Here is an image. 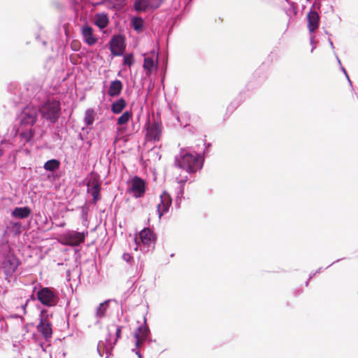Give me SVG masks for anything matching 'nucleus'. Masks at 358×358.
I'll return each mask as SVG.
<instances>
[{"label":"nucleus","instance_id":"obj_29","mask_svg":"<svg viewBox=\"0 0 358 358\" xmlns=\"http://www.w3.org/2000/svg\"><path fill=\"white\" fill-rule=\"evenodd\" d=\"M11 231L15 235L22 233V224L18 222H10Z\"/></svg>","mask_w":358,"mask_h":358},{"label":"nucleus","instance_id":"obj_21","mask_svg":"<svg viewBox=\"0 0 358 358\" xmlns=\"http://www.w3.org/2000/svg\"><path fill=\"white\" fill-rule=\"evenodd\" d=\"M109 300H106L104 302L101 303L96 308L95 312V317L96 318V324H98L99 320L105 316L109 306Z\"/></svg>","mask_w":358,"mask_h":358},{"label":"nucleus","instance_id":"obj_11","mask_svg":"<svg viewBox=\"0 0 358 358\" xmlns=\"http://www.w3.org/2000/svg\"><path fill=\"white\" fill-rule=\"evenodd\" d=\"M130 189L135 197H141L145 192V181L138 176H134L131 181Z\"/></svg>","mask_w":358,"mask_h":358},{"label":"nucleus","instance_id":"obj_10","mask_svg":"<svg viewBox=\"0 0 358 358\" xmlns=\"http://www.w3.org/2000/svg\"><path fill=\"white\" fill-rule=\"evenodd\" d=\"M172 203V199L171 195L164 191L160 195V203L157 204V210L159 218L161 217L169 212L171 205Z\"/></svg>","mask_w":358,"mask_h":358},{"label":"nucleus","instance_id":"obj_23","mask_svg":"<svg viewBox=\"0 0 358 358\" xmlns=\"http://www.w3.org/2000/svg\"><path fill=\"white\" fill-rule=\"evenodd\" d=\"M127 106V102L123 98H120L111 104V111L115 114H120Z\"/></svg>","mask_w":358,"mask_h":358},{"label":"nucleus","instance_id":"obj_7","mask_svg":"<svg viewBox=\"0 0 358 358\" xmlns=\"http://www.w3.org/2000/svg\"><path fill=\"white\" fill-rule=\"evenodd\" d=\"M87 232H78L76 231H69L64 236V244L71 246H77L84 242Z\"/></svg>","mask_w":358,"mask_h":358},{"label":"nucleus","instance_id":"obj_30","mask_svg":"<svg viewBox=\"0 0 358 358\" xmlns=\"http://www.w3.org/2000/svg\"><path fill=\"white\" fill-rule=\"evenodd\" d=\"M183 192H184L183 187L180 186L179 187L178 191L177 192L176 199L182 200V199L183 198V193H184Z\"/></svg>","mask_w":358,"mask_h":358},{"label":"nucleus","instance_id":"obj_14","mask_svg":"<svg viewBox=\"0 0 358 358\" xmlns=\"http://www.w3.org/2000/svg\"><path fill=\"white\" fill-rule=\"evenodd\" d=\"M308 28L310 33L314 32L319 27L320 17L315 10H310L307 15Z\"/></svg>","mask_w":358,"mask_h":358},{"label":"nucleus","instance_id":"obj_38","mask_svg":"<svg viewBox=\"0 0 358 358\" xmlns=\"http://www.w3.org/2000/svg\"><path fill=\"white\" fill-rule=\"evenodd\" d=\"M78 138L80 139L81 141H83V136L82 134H78Z\"/></svg>","mask_w":358,"mask_h":358},{"label":"nucleus","instance_id":"obj_2","mask_svg":"<svg viewBox=\"0 0 358 358\" xmlns=\"http://www.w3.org/2000/svg\"><path fill=\"white\" fill-rule=\"evenodd\" d=\"M203 164V159L201 155L185 149L181 150L175 157V165L188 173H194L201 169Z\"/></svg>","mask_w":358,"mask_h":358},{"label":"nucleus","instance_id":"obj_25","mask_svg":"<svg viewBox=\"0 0 358 358\" xmlns=\"http://www.w3.org/2000/svg\"><path fill=\"white\" fill-rule=\"evenodd\" d=\"M131 24L135 31L141 32L144 27V20L141 17H134L131 20Z\"/></svg>","mask_w":358,"mask_h":358},{"label":"nucleus","instance_id":"obj_19","mask_svg":"<svg viewBox=\"0 0 358 358\" xmlns=\"http://www.w3.org/2000/svg\"><path fill=\"white\" fill-rule=\"evenodd\" d=\"M112 327H114L115 329V339L113 343H111L110 334H109L108 338H106V351H108V349L111 350L113 348V346L116 344L118 339L121 338L122 330L123 329L122 326H117L115 324H112L108 328V331H110V328Z\"/></svg>","mask_w":358,"mask_h":358},{"label":"nucleus","instance_id":"obj_36","mask_svg":"<svg viewBox=\"0 0 358 358\" xmlns=\"http://www.w3.org/2000/svg\"><path fill=\"white\" fill-rule=\"evenodd\" d=\"M132 351L138 355V358H143L141 354L137 349H132Z\"/></svg>","mask_w":358,"mask_h":358},{"label":"nucleus","instance_id":"obj_6","mask_svg":"<svg viewBox=\"0 0 358 358\" xmlns=\"http://www.w3.org/2000/svg\"><path fill=\"white\" fill-rule=\"evenodd\" d=\"M163 0H134V9L138 13L158 8Z\"/></svg>","mask_w":358,"mask_h":358},{"label":"nucleus","instance_id":"obj_16","mask_svg":"<svg viewBox=\"0 0 358 358\" xmlns=\"http://www.w3.org/2000/svg\"><path fill=\"white\" fill-rule=\"evenodd\" d=\"M87 192L90 194L93 198V202L96 203L100 199L101 185L96 181H90L87 182Z\"/></svg>","mask_w":358,"mask_h":358},{"label":"nucleus","instance_id":"obj_17","mask_svg":"<svg viewBox=\"0 0 358 358\" xmlns=\"http://www.w3.org/2000/svg\"><path fill=\"white\" fill-rule=\"evenodd\" d=\"M123 88V84L120 80L112 81L109 85L107 94L111 97L117 96L120 94Z\"/></svg>","mask_w":358,"mask_h":358},{"label":"nucleus","instance_id":"obj_28","mask_svg":"<svg viewBox=\"0 0 358 358\" xmlns=\"http://www.w3.org/2000/svg\"><path fill=\"white\" fill-rule=\"evenodd\" d=\"M94 120V111L92 109H87L85 113V122L87 126L92 125Z\"/></svg>","mask_w":358,"mask_h":358},{"label":"nucleus","instance_id":"obj_22","mask_svg":"<svg viewBox=\"0 0 358 358\" xmlns=\"http://www.w3.org/2000/svg\"><path fill=\"white\" fill-rule=\"evenodd\" d=\"M109 22L108 17L106 13H97L95 15L94 24L99 29H102L107 27Z\"/></svg>","mask_w":358,"mask_h":358},{"label":"nucleus","instance_id":"obj_24","mask_svg":"<svg viewBox=\"0 0 358 358\" xmlns=\"http://www.w3.org/2000/svg\"><path fill=\"white\" fill-rule=\"evenodd\" d=\"M155 62L154 59L150 57H147L144 58L143 61V68L145 71V73L147 76H150L153 69L155 67Z\"/></svg>","mask_w":358,"mask_h":358},{"label":"nucleus","instance_id":"obj_37","mask_svg":"<svg viewBox=\"0 0 358 358\" xmlns=\"http://www.w3.org/2000/svg\"><path fill=\"white\" fill-rule=\"evenodd\" d=\"M180 202H181V200L176 199L175 205H176L177 208H179L180 207Z\"/></svg>","mask_w":358,"mask_h":358},{"label":"nucleus","instance_id":"obj_40","mask_svg":"<svg viewBox=\"0 0 358 358\" xmlns=\"http://www.w3.org/2000/svg\"><path fill=\"white\" fill-rule=\"evenodd\" d=\"M97 351L99 352V355L101 356V352L99 350V347L97 348Z\"/></svg>","mask_w":358,"mask_h":358},{"label":"nucleus","instance_id":"obj_4","mask_svg":"<svg viewBox=\"0 0 358 358\" xmlns=\"http://www.w3.org/2000/svg\"><path fill=\"white\" fill-rule=\"evenodd\" d=\"M38 300L48 307L55 306L59 301L57 292L51 287H43L37 292Z\"/></svg>","mask_w":358,"mask_h":358},{"label":"nucleus","instance_id":"obj_3","mask_svg":"<svg viewBox=\"0 0 358 358\" xmlns=\"http://www.w3.org/2000/svg\"><path fill=\"white\" fill-rule=\"evenodd\" d=\"M38 110L43 118L55 123L60 115L61 105L59 101L48 99Z\"/></svg>","mask_w":358,"mask_h":358},{"label":"nucleus","instance_id":"obj_41","mask_svg":"<svg viewBox=\"0 0 358 358\" xmlns=\"http://www.w3.org/2000/svg\"><path fill=\"white\" fill-rule=\"evenodd\" d=\"M336 58H337L338 62L341 64V61H340L339 58L338 57H336Z\"/></svg>","mask_w":358,"mask_h":358},{"label":"nucleus","instance_id":"obj_18","mask_svg":"<svg viewBox=\"0 0 358 358\" xmlns=\"http://www.w3.org/2000/svg\"><path fill=\"white\" fill-rule=\"evenodd\" d=\"M31 213V210L29 207H15L11 211V216L14 218L17 219H25L28 217Z\"/></svg>","mask_w":358,"mask_h":358},{"label":"nucleus","instance_id":"obj_35","mask_svg":"<svg viewBox=\"0 0 358 358\" xmlns=\"http://www.w3.org/2000/svg\"><path fill=\"white\" fill-rule=\"evenodd\" d=\"M27 303H28V300L27 301V302L24 304V305H22L21 306V308L23 310V314H26V307L27 306Z\"/></svg>","mask_w":358,"mask_h":358},{"label":"nucleus","instance_id":"obj_27","mask_svg":"<svg viewBox=\"0 0 358 358\" xmlns=\"http://www.w3.org/2000/svg\"><path fill=\"white\" fill-rule=\"evenodd\" d=\"M132 117V113L129 110H126L120 116L117 120V124L118 125L126 124Z\"/></svg>","mask_w":358,"mask_h":358},{"label":"nucleus","instance_id":"obj_32","mask_svg":"<svg viewBox=\"0 0 358 358\" xmlns=\"http://www.w3.org/2000/svg\"><path fill=\"white\" fill-rule=\"evenodd\" d=\"M322 270V268H320L315 273H313V274H310L309 275V278L308 280V281L306 282V285L308 286V282L310 281V280L317 273H319L320 271Z\"/></svg>","mask_w":358,"mask_h":358},{"label":"nucleus","instance_id":"obj_5","mask_svg":"<svg viewBox=\"0 0 358 358\" xmlns=\"http://www.w3.org/2000/svg\"><path fill=\"white\" fill-rule=\"evenodd\" d=\"M20 264L18 258L13 254L7 255L1 265V268L6 277H10L16 271Z\"/></svg>","mask_w":358,"mask_h":358},{"label":"nucleus","instance_id":"obj_9","mask_svg":"<svg viewBox=\"0 0 358 358\" xmlns=\"http://www.w3.org/2000/svg\"><path fill=\"white\" fill-rule=\"evenodd\" d=\"M150 334V329L146 324V320L144 318V324L140 325L134 333V337L136 339V348H140L143 342L148 338Z\"/></svg>","mask_w":358,"mask_h":358},{"label":"nucleus","instance_id":"obj_13","mask_svg":"<svg viewBox=\"0 0 358 358\" xmlns=\"http://www.w3.org/2000/svg\"><path fill=\"white\" fill-rule=\"evenodd\" d=\"M82 36L84 41L89 45H93L97 42V38L94 36L93 29L88 24L82 27Z\"/></svg>","mask_w":358,"mask_h":358},{"label":"nucleus","instance_id":"obj_8","mask_svg":"<svg viewBox=\"0 0 358 358\" xmlns=\"http://www.w3.org/2000/svg\"><path fill=\"white\" fill-rule=\"evenodd\" d=\"M109 43L111 55L113 56H120L123 54L125 45L124 39L122 36H114Z\"/></svg>","mask_w":358,"mask_h":358},{"label":"nucleus","instance_id":"obj_31","mask_svg":"<svg viewBox=\"0 0 358 358\" xmlns=\"http://www.w3.org/2000/svg\"><path fill=\"white\" fill-rule=\"evenodd\" d=\"M122 259L127 262H130V261L132 259V257L129 253H124L122 255Z\"/></svg>","mask_w":358,"mask_h":358},{"label":"nucleus","instance_id":"obj_39","mask_svg":"<svg viewBox=\"0 0 358 358\" xmlns=\"http://www.w3.org/2000/svg\"><path fill=\"white\" fill-rule=\"evenodd\" d=\"M329 44H330V45H331V48H333V49H334V47L333 42H332L330 39L329 40Z\"/></svg>","mask_w":358,"mask_h":358},{"label":"nucleus","instance_id":"obj_1","mask_svg":"<svg viewBox=\"0 0 358 358\" xmlns=\"http://www.w3.org/2000/svg\"><path fill=\"white\" fill-rule=\"evenodd\" d=\"M38 110L34 106L25 107L18 115L17 121L19 124L15 134L18 135L20 142L25 145L32 143L35 129L33 127L37 120Z\"/></svg>","mask_w":358,"mask_h":358},{"label":"nucleus","instance_id":"obj_20","mask_svg":"<svg viewBox=\"0 0 358 358\" xmlns=\"http://www.w3.org/2000/svg\"><path fill=\"white\" fill-rule=\"evenodd\" d=\"M139 238L144 245H149L155 241V235L149 228H144L139 233Z\"/></svg>","mask_w":358,"mask_h":358},{"label":"nucleus","instance_id":"obj_33","mask_svg":"<svg viewBox=\"0 0 358 358\" xmlns=\"http://www.w3.org/2000/svg\"><path fill=\"white\" fill-rule=\"evenodd\" d=\"M124 64H129V65H131V57H125L124 58Z\"/></svg>","mask_w":358,"mask_h":358},{"label":"nucleus","instance_id":"obj_26","mask_svg":"<svg viewBox=\"0 0 358 358\" xmlns=\"http://www.w3.org/2000/svg\"><path fill=\"white\" fill-rule=\"evenodd\" d=\"M59 166H60V162L58 159H52L48 160L44 164L43 168L46 171L53 172V171H56L57 169H58L59 168Z\"/></svg>","mask_w":358,"mask_h":358},{"label":"nucleus","instance_id":"obj_12","mask_svg":"<svg viewBox=\"0 0 358 358\" xmlns=\"http://www.w3.org/2000/svg\"><path fill=\"white\" fill-rule=\"evenodd\" d=\"M161 132L162 130L158 123L155 122L150 124L147 128L146 136L148 140L154 142L159 141Z\"/></svg>","mask_w":358,"mask_h":358},{"label":"nucleus","instance_id":"obj_15","mask_svg":"<svg viewBox=\"0 0 358 358\" xmlns=\"http://www.w3.org/2000/svg\"><path fill=\"white\" fill-rule=\"evenodd\" d=\"M38 331L43 334V336L47 339L50 338L52 334V329L51 324L48 321L47 319L41 317L40 323L37 326Z\"/></svg>","mask_w":358,"mask_h":358},{"label":"nucleus","instance_id":"obj_34","mask_svg":"<svg viewBox=\"0 0 358 358\" xmlns=\"http://www.w3.org/2000/svg\"><path fill=\"white\" fill-rule=\"evenodd\" d=\"M341 70H342V72H343V73H345V76H346V78H347V79H348V80L349 83H350V85H352L351 80H350V78H349V76H348V73H347V72H346L345 69L342 66H341Z\"/></svg>","mask_w":358,"mask_h":358},{"label":"nucleus","instance_id":"obj_42","mask_svg":"<svg viewBox=\"0 0 358 358\" xmlns=\"http://www.w3.org/2000/svg\"><path fill=\"white\" fill-rule=\"evenodd\" d=\"M87 145H88V146H90V145H91V143H90V141H88V142L87 143Z\"/></svg>","mask_w":358,"mask_h":358}]
</instances>
